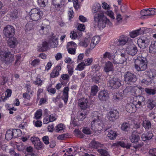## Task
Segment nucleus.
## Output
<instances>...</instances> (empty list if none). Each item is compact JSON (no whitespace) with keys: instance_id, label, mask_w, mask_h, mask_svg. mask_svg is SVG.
Instances as JSON below:
<instances>
[{"instance_id":"de8ad7c7","label":"nucleus","mask_w":156,"mask_h":156,"mask_svg":"<svg viewBox=\"0 0 156 156\" xmlns=\"http://www.w3.org/2000/svg\"><path fill=\"white\" fill-rule=\"evenodd\" d=\"M20 130L19 129H12V136L13 138H15L19 136L18 133L20 132Z\"/></svg>"},{"instance_id":"a211bd4d","label":"nucleus","mask_w":156,"mask_h":156,"mask_svg":"<svg viewBox=\"0 0 156 156\" xmlns=\"http://www.w3.org/2000/svg\"><path fill=\"white\" fill-rule=\"evenodd\" d=\"M100 38L98 36H94L91 39V42L90 44L89 49L92 50L100 41Z\"/></svg>"},{"instance_id":"79ce46f5","label":"nucleus","mask_w":156,"mask_h":156,"mask_svg":"<svg viewBox=\"0 0 156 156\" xmlns=\"http://www.w3.org/2000/svg\"><path fill=\"white\" fill-rule=\"evenodd\" d=\"M64 128V126L62 123L59 124L57 125L55 128V130L56 132L62 130Z\"/></svg>"},{"instance_id":"423d86ee","label":"nucleus","mask_w":156,"mask_h":156,"mask_svg":"<svg viewBox=\"0 0 156 156\" xmlns=\"http://www.w3.org/2000/svg\"><path fill=\"white\" fill-rule=\"evenodd\" d=\"M126 51L129 55L134 56L137 53L138 50L136 46L133 44V42L131 41L127 44Z\"/></svg>"},{"instance_id":"f257e3e1","label":"nucleus","mask_w":156,"mask_h":156,"mask_svg":"<svg viewBox=\"0 0 156 156\" xmlns=\"http://www.w3.org/2000/svg\"><path fill=\"white\" fill-rule=\"evenodd\" d=\"M101 9V6L99 3L94 4L92 7V12L94 15V21L97 22L98 27L100 29L105 27L106 25L109 27L113 26L112 23L110 20L105 15L103 12L97 13Z\"/></svg>"},{"instance_id":"e433bc0d","label":"nucleus","mask_w":156,"mask_h":156,"mask_svg":"<svg viewBox=\"0 0 156 156\" xmlns=\"http://www.w3.org/2000/svg\"><path fill=\"white\" fill-rule=\"evenodd\" d=\"M143 126L146 129H149L151 128V124L148 120H145L143 121Z\"/></svg>"},{"instance_id":"338daca9","label":"nucleus","mask_w":156,"mask_h":156,"mask_svg":"<svg viewBox=\"0 0 156 156\" xmlns=\"http://www.w3.org/2000/svg\"><path fill=\"white\" fill-rule=\"evenodd\" d=\"M67 68H68V71L69 74L71 76L73 74V68L69 66H67Z\"/></svg>"},{"instance_id":"49530a36","label":"nucleus","mask_w":156,"mask_h":156,"mask_svg":"<svg viewBox=\"0 0 156 156\" xmlns=\"http://www.w3.org/2000/svg\"><path fill=\"white\" fill-rule=\"evenodd\" d=\"M98 152L102 155L103 156H110L108 152L106 150L100 149L98 150Z\"/></svg>"},{"instance_id":"c9c22d12","label":"nucleus","mask_w":156,"mask_h":156,"mask_svg":"<svg viewBox=\"0 0 156 156\" xmlns=\"http://www.w3.org/2000/svg\"><path fill=\"white\" fill-rule=\"evenodd\" d=\"M98 91V87L97 86L94 85L91 87L90 94L93 96H95Z\"/></svg>"},{"instance_id":"f03ea898","label":"nucleus","mask_w":156,"mask_h":156,"mask_svg":"<svg viewBox=\"0 0 156 156\" xmlns=\"http://www.w3.org/2000/svg\"><path fill=\"white\" fill-rule=\"evenodd\" d=\"M103 116V114L101 111H95L92 113V117L94 119L91 123V128L94 131H100L102 129Z\"/></svg>"},{"instance_id":"b1692460","label":"nucleus","mask_w":156,"mask_h":156,"mask_svg":"<svg viewBox=\"0 0 156 156\" xmlns=\"http://www.w3.org/2000/svg\"><path fill=\"white\" fill-rule=\"evenodd\" d=\"M147 107L150 110L152 109L156 106V101L149 99L147 102Z\"/></svg>"},{"instance_id":"c756f323","label":"nucleus","mask_w":156,"mask_h":156,"mask_svg":"<svg viewBox=\"0 0 156 156\" xmlns=\"http://www.w3.org/2000/svg\"><path fill=\"white\" fill-rule=\"evenodd\" d=\"M150 52L152 53H156V41H153L149 47Z\"/></svg>"},{"instance_id":"2f4dec72","label":"nucleus","mask_w":156,"mask_h":156,"mask_svg":"<svg viewBox=\"0 0 156 156\" xmlns=\"http://www.w3.org/2000/svg\"><path fill=\"white\" fill-rule=\"evenodd\" d=\"M137 98L138 99V101L134 102L136 103V107L137 108H139L141 107V103L144 100V98L142 96H138Z\"/></svg>"},{"instance_id":"774afa93","label":"nucleus","mask_w":156,"mask_h":156,"mask_svg":"<svg viewBox=\"0 0 156 156\" xmlns=\"http://www.w3.org/2000/svg\"><path fill=\"white\" fill-rule=\"evenodd\" d=\"M149 153L152 156H156V148L151 149L149 150Z\"/></svg>"},{"instance_id":"0e129e2a","label":"nucleus","mask_w":156,"mask_h":156,"mask_svg":"<svg viewBox=\"0 0 156 156\" xmlns=\"http://www.w3.org/2000/svg\"><path fill=\"white\" fill-rule=\"evenodd\" d=\"M49 122H50V121L49 119V115L45 116V117L43 120L44 124H47Z\"/></svg>"},{"instance_id":"5701e85b","label":"nucleus","mask_w":156,"mask_h":156,"mask_svg":"<svg viewBox=\"0 0 156 156\" xmlns=\"http://www.w3.org/2000/svg\"><path fill=\"white\" fill-rule=\"evenodd\" d=\"M105 133L111 140L115 139L117 136L116 132L112 130H109L106 131Z\"/></svg>"},{"instance_id":"3c124183","label":"nucleus","mask_w":156,"mask_h":156,"mask_svg":"<svg viewBox=\"0 0 156 156\" xmlns=\"http://www.w3.org/2000/svg\"><path fill=\"white\" fill-rule=\"evenodd\" d=\"M85 66H86L84 65V63L83 62H81L78 65L76 69V70H82L84 69Z\"/></svg>"},{"instance_id":"f704fd0d","label":"nucleus","mask_w":156,"mask_h":156,"mask_svg":"<svg viewBox=\"0 0 156 156\" xmlns=\"http://www.w3.org/2000/svg\"><path fill=\"white\" fill-rule=\"evenodd\" d=\"M38 5L41 7H45L48 3V0H37Z\"/></svg>"},{"instance_id":"aec40b11","label":"nucleus","mask_w":156,"mask_h":156,"mask_svg":"<svg viewBox=\"0 0 156 156\" xmlns=\"http://www.w3.org/2000/svg\"><path fill=\"white\" fill-rule=\"evenodd\" d=\"M140 139V137L138 135L137 132L133 131L131 135L129 137V139L133 143H136L138 142Z\"/></svg>"},{"instance_id":"72a5a7b5","label":"nucleus","mask_w":156,"mask_h":156,"mask_svg":"<svg viewBox=\"0 0 156 156\" xmlns=\"http://www.w3.org/2000/svg\"><path fill=\"white\" fill-rule=\"evenodd\" d=\"M48 47L47 43L46 42H43L42 44L39 47V48L40 49V51H41L43 52L47 50Z\"/></svg>"},{"instance_id":"603ef678","label":"nucleus","mask_w":156,"mask_h":156,"mask_svg":"<svg viewBox=\"0 0 156 156\" xmlns=\"http://www.w3.org/2000/svg\"><path fill=\"white\" fill-rule=\"evenodd\" d=\"M78 114V119L79 120H82L86 117V114L85 113H83L82 112H79Z\"/></svg>"},{"instance_id":"cd10ccee","label":"nucleus","mask_w":156,"mask_h":156,"mask_svg":"<svg viewBox=\"0 0 156 156\" xmlns=\"http://www.w3.org/2000/svg\"><path fill=\"white\" fill-rule=\"evenodd\" d=\"M112 54L110 53L106 52L101 57V61L103 63L104 62L105 60L107 58H108L109 60H112L113 59V57H112Z\"/></svg>"},{"instance_id":"052dcab7","label":"nucleus","mask_w":156,"mask_h":156,"mask_svg":"<svg viewBox=\"0 0 156 156\" xmlns=\"http://www.w3.org/2000/svg\"><path fill=\"white\" fill-rule=\"evenodd\" d=\"M140 14L142 16L141 17V19H144V16H147V9H144L141 10L140 12Z\"/></svg>"},{"instance_id":"f8f14e48","label":"nucleus","mask_w":156,"mask_h":156,"mask_svg":"<svg viewBox=\"0 0 156 156\" xmlns=\"http://www.w3.org/2000/svg\"><path fill=\"white\" fill-rule=\"evenodd\" d=\"M98 98L101 101H106L109 98V94L105 90L100 91L98 94Z\"/></svg>"},{"instance_id":"0eeeda50","label":"nucleus","mask_w":156,"mask_h":156,"mask_svg":"<svg viewBox=\"0 0 156 156\" xmlns=\"http://www.w3.org/2000/svg\"><path fill=\"white\" fill-rule=\"evenodd\" d=\"M124 79L126 83L132 84L136 82L137 79L136 76L133 73L127 72L124 75Z\"/></svg>"},{"instance_id":"a19ab883","label":"nucleus","mask_w":156,"mask_h":156,"mask_svg":"<svg viewBox=\"0 0 156 156\" xmlns=\"http://www.w3.org/2000/svg\"><path fill=\"white\" fill-rule=\"evenodd\" d=\"M144 90L149 95H154L156 93V90L155 89L146 88Z\"/></svg>"},{"instance_id":"a18cd8bd","label":"nucleus","mask_w":156,"mask_h":156,"mask_svg":"<svg viewBox=\"0 0 156 156\" xmlns=\"http://www.w3.org/2000/svg\"><path fill=\"white\" fill-rule=\"evenodd\" d=\"M147 72V74L149 76L148 78L151 79V78H153L155 77L156 76V72L154 71H152L150 70L148 71H146Z\"/></svg>"},{"instance_id":"7c9ffc66","label":"nucleus","mask_w":156,"mask_h":156,"mask_svg":"<svg viewBox=\"0 0 156 156\" xmlns=\"http://www.w3.org/2000/svg\"><path fill=\"white\" fill-rule=\"evenodd\" d=\"M140 29H138L130 32L129 35L132 38H134L141 34Z\"/></svg>"},{"instance_id":"20e7f679","label":"nucleus","mask_w":156,"mask_h":156,"mask_svg":"<svg viewBox=\"0 0 156 156\" xmlns=\"http://www.w3.org/2000/svg\"><path fill=\"white\" fill-rule=\"evenodd\" d=\"M0 56L3 62L7 64H10L14 60V56L11 53L2 48L0 49Z\"/></svg>"},{"instance_id":"9b49d317","label":"nucleus","mask_w":156,"mask_h":156,"mask_svg":"<svg viewBox=\"0 0 156 156\" xmlns=\"http://www.w3.org/2000/svg\"><path fill=\"white\" fill-rule=\"evenodd\" d=\"M150 42V40L146 37L139 38L137 41L138 46L141 48L144 49L147 47Z\"/></svg>"},{"instance_id":"39448f33","label":"nucleus","mask_w":156,"mask_h":156,"mask_svg":"<svg viewBox=\"0 0 156 156\" xmlns=\"http://www.w3.org/2000/svg\"><path fill=\"white\" fill-rule=\"evenodd\" d=\"M43 14V11L40 9L34 8L31 10L30 12V18L34 21H37L40 19Z\"/></svg>"},{"instance_id":"473e14b6","label":"nucleus","mask_w":156,"mask_h":156,"mask_svg":"<svg viewBox=\"0 0 156 156\" xmlns=\"http://www.w3.org/2000/svg\"><path fill=\"white\" fill-rule=\"evenodd\" d=\"M122 17L120 14H117L115 25L116 26H117L121 23L122 21Z\"/></svg>"},{"instance_id":"864d4df0","label":"nucleus","mask_w":156,"mask_h":156,"mask_svg":"<svg viewBox=\"0 0 156 156\" xmlns=\"http://www.w3.org/2000/svg\"><path fill=\"white\" fill-rule=\"evenodd\" d=\"M129 127V125L128 123L125 122L123 123L121 125V128L123 131H126Z\"/></svg>"},{"instance_id":"393cba45","label":"nucleus","mask_w":156,"mask_h":156,"mask_svg":"<svg viewBox=\"0 0 156 156\" xmlns=\"http://www.w3.org/2000/svg\"><path fill=\"white\" fill-rule=\"evenodd\" d=\"M153 136V133L150 132H148L147 134L144 133L142 135L141 138L144 141L147 140H149L151 139Z\"/></svg>"},{"instance_id":"f3484780","label":"nucleus","mask_w":156,"mask_h":156,"mask_svg":"<svg viewBox=\"0 0 156 156\" xmlns=\"http://www.w3.org/2000/svg\"><path fill=\"white\" fill-rule=\"evenodd\" d=\"M103 68V71L106 73L113 71L114 69L113 64L109 61H108L105 63Z\"/></svg>"},{"instance_id":"5fc2aeb1","label":"nucleus","mask_w":156,"mask_h":156,"mask_svg":"<svg viewBox=\"0 0 156 156\" xmlns=\"http://www.w3.org/2000/svg\"><path fill=\"white\" fill-rule=\"evenodd\" d=\"M11 90L9 89H8L6 91L5 94V96L4 99V101H5V100H7V98L10 97L11 96Z\"/></svg>"},{"instance_id":"ea45409f","label":"nucleus","mask_w":156,"mask_h":156,"mask_svg":"<svg viewBox=\"0 0 156 156\" xmlns=\"http://www.w3.org/2000/svg\"><path fill=\"white\" fill-rule=\"evenodd\" d=\"M13 137L12 130H8L5 134V138L7 140H9Z\"/></svg>"},{"instance_id":"6e6552de","label":"nucleus","mask_w":156,"mask_h":156,"mask_svg":"<svg viewBox=\"0 0 156 156\" xmlns=\"http://www.w3.org/2000/svg\"><path fill=\"white\" fill-rule=\"evenodd\" d=\"M127 55L125 53H121L120 56H116L113 58V62L114 64H122L126 61Z\"/></svg>"},{"instance_id":"1a4fd4ad","label":"nucleus","mask_w":156,"mask_h":156,"mask_svg":"<svg viewBox=\"0 0 156 156\" xmlns=\"http://www.w3.org/2000/svg\"><path fill=\"white\" fill-rule=\"evenodd\" d=\"M119 116V113L116 110H113L108 112L106 115V119L110 121H113L117 119Z\"/></svg>"},{"instance_id":"2eb2a0df","label":"nucleus","mask_w":156,"mask_h":156,"mask_svg":"<svg viewBox=\"0 0 156 156\" xmlns=\"http://www.w3.org/2000/svg\"><path fill=\"white\" fill-rule=\"evenodd\" d=\"M129 39L128 37L122 35L119 37L118 40V43L119 45L123 46L130 42Z\"/></svg>"},{"instance_id":"69168bd1","label":"nucleus","mask_w":156,"mask_h":156,"mask_svg":"<svg viewBox=\"0 0 156 156\" xmlns=\"http://www.w3.org/2000/svg\"><path fill=\"white\" fill-rule=\"evenodd\" d=\"M50 28L49 26H47V27H44L42 26L41 27V30L43 31V32L46 34L47 33L49 32L48 29Z\"/></svg>"},{"instance_id":"412c9836","label":"nucleus","mask_w":156,"mask_h":156,"mask_svg":"<svg viewBox=\"0 0 156 156\" xmlns=\"http://www.w3.org/2000/svg\"><path fill=\"white\" fill-rule=\"evenodd\" d=\"M8 41V44L11 48H14L18 44L16 39L12 37H9Z\"/></svg>"},{"instance_id":"dca6fc26","label":"nucleus","mask_w":156,"mask_h":156,"mask_svg":"<svg viewBox=\"0 0 156 156\" xmlns=\"http://www.w3.org/2000/svg\"><path fill=\"white\" fill-rule=\"evenodd\" d=\"M88 101L87 98H83L79 100L78 105L82 110H85L87 108Z\"/></svg>"},{"instance_id":"c03bdc74","label":"nucleus","mask_w":156,"mask_h":156,"mask_svg":"<svg viewBox=\"0 0 156 156\" xmlns=\"http://www.w3.org/2000/svg\"><path fill=\"white\" fill-rule=\"evenodd\" d=\"M105 13L112 20H114L115 17L114 16V13L112 10H108Z\"/></svg>"},{"instance_id":"a878e982","label":"nucleus","mask_w":156,"mask_h":156,"mask_svg":"<svg viewBox=\"0 0 156 156\" xmlns=\"http://www.w3.org/2000/svg\"><path fill=\"white\" fill-rule=\"evenodd\" d=\"M90 38H85L83 40L80 41L79 42L78 45L80 46L86 48L90 43Z\"/></svg>"},{"instance_id":"e2e57ef3","label":"nucleus","mask_w":156,"mask_h":156,"mask_svg":"<svg viewBox=\"0 0 156 156\" xmlns=\"http://www.w3.org/2000/svg\"><path fill=\"white\" fill-rule=\"evenodd\" d=\"M67 135L66 134H63L58 136L57 137V139L60 140H62L65 139L67 137Z\"/></svg>"},{"instance_id":"6ab92c4d","label":"nucleus","mask_w":156,"mask_h":156,"mask_svg":"<svg viewBox=\"0 0 156 156\" xmlns=\"http://www.w3.org/2000/svg\"><path fill=\"white\" fill-rule=\"evenodd\" d=\"M136 103L134 101L133 103H129L127 104L126 106V111L129 113H132L135 112L136 110Z\"/></svg>"},{"instance_id":"bb28decb","label":"nucleus","mask_w":156,"mask_h":156,"mask_svg":"<svg viewBox=\"0 0 156 156\" xmlns=\"http://www.w3.org/2000/svg\"><path fill=\"white\" fill-rule=\"evenodd\" d=\"M62 0H53L52 4L57 10H60Z\"/></svg>"},{"instance_id":"6e6d98bb","label":"nucleus","mask_w":156,"mask_h":156,"mask_svg":"<svg viewBox=\"0 0 156 156\" xmlns=\"http://www.w3.org/2000/svg\"><path fill=\"white\" fill-rule=\"evenodd\" d=\"M83 132L86 134H90L91 133V131L90 129L87 127H84L82 130Z\"/></svg>"},{"instance_id":"9d476101","label":"nucleus","mask_w":156,"mask_h":156,"mask_svg":"<svg viewBox=\"0 0 156 156\" xmlns=\"http://www.w3.org/2000/svg\"><path fill=\"white\" fill-rule=\"evenodd\" d=\"M3 33L7 37H12L15 34V30L13 26L9 25L5 27L3 30Z\"/></svg>"},{"instance_id":"4c0bfd02","label":"nucleus","mask_w":156,"mask_h":156,"mask_svg":"<svg viewBox=\"0 0 156 156\" xmlns=\"http://www.w3.org/2000/svg\"><path fill=\"white\" fill-rule=\"evenodd\" d=\"M93 61V58H88L84 59L83 62L85 66H89L91 65Z\"/></svg>"},{"instance_id":"ddd939ff","label":"nucleus","mask_w":156,"mask_h":156,"mask_svg":"<svg viewBox=\"0 0 156 156\" xmlns=\"http://www.w3.org/2000/svg\"><path fill=\"white\" fill-rule=\"evenodd\" d=\"M138 89L137 87L128 86L124 89L123 92L128 95L134 96L136 94V92Z\"/></svg>"},{"instance_id":"58836bf2","label":"nucleus","mask_w":156,"mask_h":156,"mask_svg":"<svg viewBox=\"0 0 156 156\" xmlns=\"http://www.w3.org/2000/svg\"><path fill=\"white\" fill-rule=\"evenodd\" d=\"M102 76L100 75L95 76L93 77L92 80L94 82L96 83L101 82L102 81Z\"/></svg>"},{"instance_id":"4468645a","label":"nucleus","mask_w":156,"mask_h":156,"mask_svg":"<svg viewBox=\"0 0 156 156\" xmlns=\"http://www.w3.org/2000/svg\"><path fill=\"white\" fill-rule=\"evenodd\" d=\"M110 86L114 89L118 88L121 85L119 80L117 78H113L109 81Z\"/></svg>"},{"instance_id":"37998d69","label":"nucleus","mask_w":156,"mask_h":156,"mask_svg":"<svg viewBox=\"0 0 156 156\" xmlns=\"http://www.w3.org/2000/svg\"><path fill=\"white\" fill-rule=\"evenodd\" d=\"M143 85H149L151 83V79L150 78H147L145 79H143L141 82Z\"/></svg>"},{"instance_id":"bf43d9fd","label":"nucleus","mask_w":156,"mask_h":156,"mask_svg":"<svg viewBox=\"0 0 156 156\" xmlns=\"http://www.w3.org/2000/svg\"><path fill=\"white\" fill-rule=\"evenodd\" d=\"M102 8L105 9L109 10L110 9V6L105 2H103L102 4Z\"/></svg>"},{"instance_id":"7ed1b4c3","label":"nucleus","mask_w":156,"mask_h":156,"mask_svg":"<svg viewBox=\"0 0 156 156\" xmlns=\"http://www.w3.org/2000/svg\"><path fill=\"white\" fill-rule=\"evenodd\" d=\"M134 66L138 71L145 70L147 67V61L146 58L138 56L134 61Z\"/></svg>"},{"instance_id":"09e8293b","label":"nucleus","mask_w":156,"mask_h":156,"mask_svg":"<svg viewBox=\"0 0 156 156\" xmlns=\"http://www.w3.org/2000/svg\"><path fill=\"white\" fill-rule=\"evenodd\" d=\"M35 148L37 150H40L43 147V144L41 142L40 140L34 145Z\"/></svg>"},{"instance_id":"4d7b16f0","label":"nucleus","mask_w":156,"mask_h":156,"mask_svg":"<svg viewBox=\"0 0 156 156\" xmlns=\"http://www.w3.org/2000/svg\"><path fill=\"white\" fill-rule=\"evenodd\" d=\"M30 140H31L32 143L34 145L37 142H39V141L40 140V139L38 138L37 137L33 136L31 137L30 139Z\"/></svg>"},{"instance_id":"13d9d810","label":"nucleus","mask_w":156,"mask_h":156,"mask_svg":"<svg viewBox=\"0 0 156 156\" xmlns=\"http://www.w3.org/2000/svg\"><path fill=\"white\" fill-rule=\"evenodd\" d=\"M59 75V72L54 69L50 74V76L52 78H55Z\"/></svg>"},{"instance_id":"8fccbe9b","label":"nucleus","mask_w":156,"mask_h":156,"mask_svg":"<svg viewBox=\"0 0 156 156\" xmlns=\"http://www.w3.org/2000/svg\"><path fill=\"white\" fill-rule=\"evenodd\" d=\"M42 113L41 110H39L36 112L34 118L37 119H39L41 117Z\"/></svg>"},{"instance_id":"c85d7f7f","label":"nucleus","mask_w":156,"mask_h":156,"mask_svg":"<svg viewBox=\"0 0 156 156\" xmlns=\"http://www.w3.org/2000/svg\"><path fill=\"white\" fill-rule=\"evenodd\" d=\"M103 145L99 142H97L94 140H92L89 144V146L91 148H97L99 147H101Z\"/></svg>"},{"instance_id":"4be33fe9","label":"nucleus","mask_w":156,"mask_h":156,"mask_svg":"<svg viewBox=\"0 0 156 156\" xmlns=\"http://www.w3.org/2000/svg\"><path fill=\"white\" fill-rule=\"evenodd\" d=\"M69 90V88L68 87H65L63 90V94L62 96V98L66 104L67 102L68 99Z\"/></svg>"},{"instance_id":"680f3d73","label":"nucleus","mask_w":156,"mask_h":156,"mask_svg":"<svg viewBox=\"0 0 156 156\" xmlns=\"http://www.w3.org/2000/svg\"><path fill=\"white\" fill-rule=\"evenodd\" d=\"M40 63V60L38 59H35L32 61L31 64L33 66H36L38 65Z\"/></svg>"}]
</instances>
